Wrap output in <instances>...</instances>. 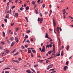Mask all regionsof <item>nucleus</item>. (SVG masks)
<instances>
[{"instance_id":"f257e3e1","label":"nucleus","mask_w":73,"mask_h":73,"mask_svg":"<svg viewBox=\"0 0 73 73\" xmlns=\"http://www.w3.org/2000/svg\"><path fill=\"white\" fill-rule=\"evenodd\" d=\"M52 20L54 27H56V19H55V18L53 17L52 18Z\"/></svg>"},{"instance_id":"f03ea898","label":"nucleus","mask_w":73,"mask_h":73,"mask_svg":"<svg viewBox=\"0 0 73 73\" xmlns=\"http://www.w3.org/2000/svg\"><path fill=\"white\" fill-rule=\"evenodd\" d=\"M45 47L44 46H43V48H42V50H41V52H45Z\"/></svg>"},{"instance_id":"7ed1b4c3","label":"nucleus","mask_w":73,"mask_h":73,"mask_svg":"<svg viewBox=\"0 0 73 73\" xmlns=\"http://www.w3.org/2000/svg\"><path fill=\"white\" fill-rule=\"evenodd\" d=\"M45 38H47L48 39H49V40H50L51 38H50L48 36V33H46V36H45Z\"/></svg>"},{"instance_id":"20e7f679","label":"nucleus","mask_w":73,"mask_h":73,"mask_svg":"<svg viewBox=\"0 0 73 73\" xmlns=\"http://www.w3.org/2000/svg\"><path fill=\"white\" fill-rule=\"evenodd\" d=\"M55 49H53L52 50V56H54V54H55Z\"/></svg>"},{"instance_id":"39448f33","label":"nucleus","mask_w":73,"mask_h":73,"mask_svg":"<svg viewBox=\"0 0 73 73\" xmlns=\"http://www.w3.org/2000/svg\"><path fill=\"white\" fill-rule=\"evenodd\" d=\"M14 15L15 17H17V16H19V14L17 13H16L15 15L14 14Z\"/></svg>"},{"instance_id":"423d86ee","label":"nucleus","mask_w":73,"mask_h":73,"mask_svg":"<svg viewBox=\"0 0 73 73\" xmlns=\"http://www.w3.org/2000/svg\"><path fill=\"white\" fill-rule=\"evenodd\" d=\"M62 12L63 13V15L65 14L66 13V11H65V9H64L62 10Z\"/></svg>"},{"instance_id":"0eeeda50","label":"nucleus","mask_w":73,"mask_h":73,"mask_svg":"<svg viewBox=\"0 0 73 73\" xmlns=\"http://www.w3.org/2000/svg\"><path fill=\"white\" fill-rule=\"evenodd\" d=\"M53 64H51L50 65H48V67H50V68H52L53 67Z\"/></svg>"},{"instance_id":"6e6552de","label":"nucleus","mask_w":73,"mask_h":73,"mask_svg":"<svg viewBox=\"0 0 73 73\" xmlns=\"http://www.w3.org/2000/svg\"><path fill=\"white\" fill-rule=\"evenodd\" d=\"M56 31L58 33H60V32H59V27H57V28Z\"/></svg>"},{"instance_id":"1a4fd4ad","label":"nucleus","mask_w":73,"mask_h":73,"mask_svg":"<svg viewBox=\"0 0 73 73\" xmlns=\"http://www.w3.org/2000/svg\"><path fill=\"white\" fill-rule=\"evenodd\" d=\"M9 14H7L6 15V17H5V18H7L8 19H9Z\"/></svg>"},{"instance_id":"9d476101","label":"nucleus","mask_w":73,"mask_h":73,"mask_svg":"<svg viewBox=\"0 0 73 73\" xmlns=\"http://www.w3.org/2000/svg\"><path fill=\"white\" fill-rule=\"evenodd\" d=\"M12 62H17V63H19V62L18 60H11Z\"/></svg>"},{"instance_id":"9b49d317","label":"nucleus","mask_w":73,"mask_h":73,"mask_svg":"<svg viewBox=\"0 0 73 73\" xmlns=\"http://www.w3.org/2000/svg\"><path fill=\"white\" fill-rule=\"evenodd\" d=\"M43 20V19L42 18H41L40 19V23H42Z\"/></svg>"},{"instance_id":"f8f14e48","label":"nucleus","mask_w":73,"mask_h":73,"mask_svg":"<svg viewBox=\"0 0 73 73\" xmlns=\"http://www.w3.org/2000/svg\"><path fill=\"white\" fill-rule=\"evenodd\" d=\"M14 44H15V42L14 41L13 42L11 43V46H13Z\"/></svg>"},{"instance_id":"ddd939ff","label":"nucleus","mask_w":73,"mask_h":73,"mask_svg":"<svg viewBox=\"0 0 73 73\" xmlns=\"http://www.w3.org/2000/svg\"><path fill=\"white\" fill-rule=\"evenodd\" d=\"M26 72L28 73H31V70H27L26 71Z\"/></svg>"},{"instance_id":"4468645a","label":"nucleus","mask_w":73,"mask_h":73,"mask_svg":"<svg viewBox=\"0 0 73 73\" xmlns=\"http://www.w3.org/2000/svg\"><path fill=\"white\" fill-rule=\"evenodd\" d=\"M50 13L49 14V17H50V15H51V14L52 13V10H50Z\"/></svg>"},{"instance_id":"2eb2a0df","label":"nucleus","mask_w":73,"mask_h":73,"mask_svg":"<svg viewBox=\"0 0 73 73\" xmlns=\"http://www.w3.org/2000/svg\"><path fill=\"white\" fill-rule=\"evenodd\" d=\"M4 54V52H2L0 54L1 56H3V55Z\"/></svg>"},{"instance_id":"dca6fc26","label":"nucleus","mask_w":73,"mask_h":73,"mask_svg":"<svg viewBox=\"0 0 73 73\" xmlns=\"http://www.w3.org/2000/svg\"><path fill=\"white\" fill-rule=\"evenodd\" d=\"M69 48H70V46L69 45H68L67 47L66 48V49L67 50H69Z\"/></svg>"},{"instance_id":"f3484780","label":"nucleus","mask_w":73,"mask_h":73,"mask_svg":"<svg viewBox=\"0 0 73 73\" xmlns=\"http://www.w3.org/2000/svg\"><path fill=\"white\" fill-rule=\"evenodd\" d=\"M3 33V37H5V32H3L2 33Z\"/></svg>"},{"instance_id":"a211bd4d","label":"nucleus","mask_w":73,"mask_h":73,"mask_svg":"<svg viewBox=\"0 0 73 73\" xmlns=\"http://www.w3.org/2000/svg\"><path fill=\"white\" fill-rule=\"evenodd\" d=\"M29 7H26V9L27 10V11H28V10L29 9Z\"/></svg>"},{"instance_id":"6ab92c4d","label":"nucleus","mask_w":73,"mask_h":73,"mask_svg":"<svg viewBox=\"0 0 73 73\" xmlns=\"http://www.w3.org/2000/svg\"><path fill=\"white\" fill-rule=\"evenodd\" d=\"M58 39L59 40V44H60V45L61 44V40H60V38H59V37L58 38Z\"/></svg>"},{"instance_id":"aec40b11","label":"nucleus","mask_w":73,"mask_h":73,"mask_svg":"<svg viewBox=\"0 0 73 73\" xmlns=\"http://www.w3.org/2000/svg\"><path fill=\"white\" fill-rule=\"evenodd\" d=\"M67 66H65L64 67V70H66V68H67Z\"/></svg>"},{"instance_id":"412c9836","label":"nucleus","mask_w":73,"mask_h":73,"mask_svg":"<svg viewBox=\"0 0 73 73\" xmlns=\"http://www.w3.org/2000/svg\"><path fill=\"white\" fill-rule=\"evenodd\" d=\"M28 53H31V50H28Z\"/></svg>"},{"instance_id":"4be33fe9","label":"nucleus","mask_w":73,"mask_h":73,"mask_svg":"<svg viewBox=\"0 0 73 73\" xmlns=\"http://www.w3.org/2000/svg\"><path fill=\"white\" fill-rule=\"evenodd\" d=\"M48 53L49 54H51V53H52V50H50L49 51H48Z\"/></svg>"},{"instance_id":"5701e85b","label":"nucleus","mask_w":73,"mask_h":73,"mask_svg":"<svg viewBox=\"0 0 73 73\" xmlns=\"http://www.w3.org/2000/svg\"><path fill=\"white\" fill-rule=\"evenodd\" d=\"M25 19H26L27 21V22H28V18L27 17H25Z\"/></svg>"},{"instance_id":"b1692460","label":"nucleus","mask_w":73,"mask_h":73,"mask_svg":"<svg viewBox=\"0 0 73 73\" xmlns=\"http://www.w3.org/2000/svg\"><path fill=\"white\" fill-rule=\"evenodd\" d=\"M28 38V35H26L25 36V38Z\"/></svg>"},{"instance_id":"393cba45","label":"nucleus","mask_w":73,"mask_h":73,"mask_svg":"<svg viewBox=\"0 0 73 73\" xmlns=\"http://www.w3.org/2000/svg\"><path fill=\"white\" fill-rule=\"evenodd\" d=\"M19 29V28H16V29H15V30L16 31V32H17V31Z\"/></svg>"},{"instance_id":"a878e982","label":"nucleus","mask_w":73,"mask_h":73,"mask_svg":"<svg viewBox=\"0 0 73 73\" xmlns=\"http://www.w3.org/2000/svg\"><path fill=\"white\" fill-rule=\"evenodd\" d=\"M15 51H16V49H15L13 52H10L11 54H12V53H13V52H15Z\"/></svg>"},{"instance_id":"bb28decb","label":"nucleus","mask_w":73,"mask_h":73,"mask_svg":"<svg viewBox=\"0 0 73 73\" xmlns=\"http://www.w3.org/2000/svg\"><path fill=\"white\" fill-rule=\"evenodd\" d=\"M53 57V56L52 55L50 57L47 58V60H49V59H51V58H52Z\"/></svg>"},{"instance_id":"cd10ccee","label":"nucleus","mask_w":73,"mask_h":73,"mask_svg":"<svg viewBox=\"0 0 73 73\" xmlns=\"http://www.w3.org/2000/svg\"><path fill=\"white\" fill-rule=\"evenodd\" d=\"M30 32H31V30H29L27 31V33H29Z\"/></svg>"},{"instance_id":"c85d7f7f","label":"nucleus","mask_w":73,"mask_h":73,"mask_svg":"<svg viewBox=\"0 0 73 73\" xmlns=\"http://www.w3.org/2000/svg\"><path fill=\"white\" fill-rule=\"evenodd\" d=\"M61 52H62L61 55L62 56L64 55V53H63V51H62Z\"/></svg>"},{"instance_id":"c756f323","label":"nucleus","mask_w":73,"mask_h":73,"mask_svg":"<svg viewBox=\"0 0 73 73\" xmlns=\"http://www.w3.org/2000/svg\"><path fill=\"white\" fill-rule=\"evenodd\" d=\"M45 4H42V7L43 8H45Z\"/></svg>"},{"instance_id":"7c9ffc66","label":"nucleus","mask_w":73,"mask_h":73,"mask_svg":"<svg viewBox=\"0 0 73 73\" xmlns=\"http://www.w3.org/2000/svg\"><path fill=\"white\" fill-rule=\"evenodd\" d=\"M32 3L33 4V5H35V1H32Z\"/></svg>"},{"instance_id":"2f4dec72","label":"nucleus","mask_w":73,"mask_h":73,"mask_svg":"<svg viewBox=\"0 0 73 73\" xmlns=\"http://www.w3.org/2000/svg\"><path fill=\"white\" fill-rule=\"evenodd\" d=\"M63 19H65V18L66 17V16L65 15L63 14Z\"/></svg>"},{"instance_id":"473e14b6","label":"nucleus","mask_w":73,"mask_h":73,"mask_svg":"<svg viewBox=\"0 0 73 73\" xmlns=\"http://www.w3.org/2000/svg\"><path fill=\"white\" fill-rule=\"evenodd\" d=\"M35 11L36 14H38V12H37V10L35 9Z\"/></svg>"},{"instance_id":"72a5a7b5","label":"nucleus","mask_w":73,"mask_h":73,"mask_svg":"<svg viewBox=\"0 0 73 73\" xmlns=\"http://www.w3.org/2000/svg\"><path fill=\"white\" fill-rule=\"evenodd\" d=\"M32 51L33 53H36V51L35 50H32Z\"/></svg>"},{"instance_id":"f704fd0d","label":"nucleus","mask_w":73,"mask_h":73,"mask_svg":"<svg viewBox=\"0 0 73 73\" xmlns=\"http://www.w3.org/2000/svg\"><path fill=\"white\" fill-rule=\"evenodd\" d=\"M21 11H23L24 10V8L23 7H21L20 8Z\"/></svg>"},{"instance_id":"c9c22d12","label":"nucleus","mask_w":73,"mask_h":73,"mask_svg":"<svg viewBox=\"0 0 73 73\" xmlns=\"http://www.w3.org/2000/svg\"><path fill=\"white\" fill-rule=\"evenodd\" d=\"M15 41L17 40H18V38L17 37H15Z\"/></svg>"},{"instance_id":"e433bc0d","label":"nucleus","mask_w":73,"mask_h":73,"mask_svg":"<svg viewBox=\"0 0 73 73\" xmlns=\"http://www.w3.org/2000/svg\"><path fill=\"white\" fill-rule=\"evenodd\" d=\"M4 21L5 23H7V19H5Z\"/></svg>"},{"instance_id":"4c0bfd02","label":"nucleus","mask_w":73,"mask_h":73,"mask_svg":"<svg viewBox=\"0 0 73 73\" xmlns=\"http://www.w3.org/2000/svg\"><path fill=\"white\" fill-rule=\"evenodd\" d=\"M13 40V37H11V38H10V40L11 41H12Z\"/></svg>"},{"instance_id":"58836bf2","label":"nucleus","mask_w":73,"mask_h":73,"mask_svg":"<svg viewBox=\"0 0 73 73\" xmlns=\"http://www.w3.org/2000/svg\"><path fill=\"white\" fill-rule=\"evenodd\" d=\"M19 54V52H17V53H16L15 54H14V56H16V55H17V54Z\"/></svg>"},{"instance_id":"ea45409f","label":"nucleus","mask_w":73,"mask_h":73,"mask_svg":"<svg viewBox=\"0 0 73 73\" xmlns=\"http://www.w3.org/2000/svg\"><path fill=\"white\" fill-rule=\"evenodd\" d=\"M31 69L32 70V71H33V72H34V73H36V72H35V70L33 69V68H31Z\"/></svg>"},{"instance_id":"a19ab883","label":"nucleus","mask_w":73,"mask_h":73,"mask_svg":"<svg viewBox=\"0 0 73 73\" xmlns=\"http://www.w3.org/2000/svg\"><path fill=\"white\" fill-rule=\"evenodd\" d=\"M39 62H42V61H44L43 60H39Z\"/></svg>"},{"instance_id":"79ce46f5","label":"nucleus","mask_w":73,"mask_h":73,"mask_svg":"<svg viewBox=\"0 0 73 73\" xmlns=\"http://www.w3.org/2000/svg\"><path fill=\"white\" fill-rule=\"evenodd\" d=\"M60 51H59V53L58 54V55H57V56H60Z\"/></svg>"},{"instance_id":"37998d69","label":"nucleus","mask_w":73,"mask_h":73,"mask_svg":"<svg viewBox=\"0 0 73 73\" xmlns=\"http://www.w3.org/2000/svg\"><path fill=\"white\" fill-rule=\"evenodd\" d=\"M68 63H69V61H67L66 63V65H68Z\"/></svg>"},{"instance_id":"c03bdc74","label":"nucleus","mask_w":73,"mask_h":73,"mask_svg":"<svg viewBox=\"0 0 73 73\" xmlns=\"http://www.w3.org/2000/svg\"><path fill=\"white\" fill-rule=\"evenodd\" d=\"M15 6H13V7H12L11 9H13V8H15Z\"/></svg>"},{"instance_id":"a18cd8bd","label":"nucleus","mask_w":73,"mask_h":73,"mask_svg":"<svg viewBox=\"0 0 73 73\" xmlns=\"http://www.w3.org/2000/svg\"><path fill=\"white\" fill-rule=\"evenodd\" d=\"M6 52L7 53H9V51L7 50L6 51Z\"/></svg>"},{"instance_id":"49530a36","label":"nucleus","mask_w":73,"mask_h":73,"mask_svg":"<svg viewBox=\"0 0 73 73\" xmlns=\"http://www.w3.org/2000/svg\"><path fill=\"white\" fill-rule=\"evenodd\" d=\"M69 18H70V19H73V18L71 16H69Z\"/></svg>"},{"instance_id":"de8ad7c7","label":"nucleus","mask_w":73,"mask_h":73,"mask_svg":"<svg viewBox=\"0 0 73 73\" xmlns=\"http://www.w3.org/2000/svg\"><path fill=\"white\" fill-rule=\"evenodd\" d=\"M49 46L50 48H51L52 46V45L50 44L49 45Z\"/></svg>"},{"instance_id":"09e8293b","label":"nucleus","mask_w":73,"mask_h":73,"mask_svg":"<svg viewBox=\"0 0 73 73\" xmlns=\"http://www.w3.org/2000/svg\"><path fill=\"white\" fill-rule=\"evenodd\" d=\"M18 60H20V61H21L22 60V59L21 58H19L18 59Z\"/></svg>"},{"instance_id":"8fccbe9b","label":"nucleus","mask_w":73,"mask_h":73,"mask_svg":"<svg viewBox=\"0 0 73 73\" xmlns=\"http://www.w3.org/2000/svg\"><path fill=\"white\" fill-rule=\"evenodd\" d=\"M37 66H38V65L36 64V65H35L34 67L35 68V67H37Z\"/></svg>"},{"instance_id":"3c124183","label":"nucleus","mask_w":73,"mask_h":73,"mask_svg":"<svg viewBox=\"0 0 73 73\" xmlns=\"http://www.w3.org/2000/svg\"><path fill=\"white\" fill-rule=\"evenodd\" d=\"M4 62V60H2L0 61V63H1V62Z\"/></svg>"},{"instance_id":"603ef678","label":"nucleus","mask_w":73,"mask_h":73,"mask_svg":"<svg viewBox=\"0 0 73 73\" xmlns=\"http://www.w3.org/2000/svg\"><path fill=\"white\" fill-rule=\"evenodd\" d=\"M5 73H9V71H5Z\"/></svg>"},{"instance_id":"864d4df0","label":"nucleus","mask_w":73,"mask_h":73,"mask_svg":"<svg viewBox=\"0 0 73 73\" xmlns=\"http://www.w3.org/2000/svg\"><path fill=\"white\" fill-rule=\"evenodd\" d=\"M53 49H54V44L53 45Z\"/></svg>"},{"instance_id":"5fc2aeb1","label":"nucleus","mask_w":73,"mask_h":73,"mask_svg":"<svg viewBox=\"0 0 73 73\" xmlns=\"http://www.w3.org/2000/svg\"><path fill=\"white\" fill-rule=\"evenodd\" d=\"M40 18H38V21H40Z\"/></svg>"},{"instance_id":"6e6d98bb","label":"nucleus","mask_w":73,"mask_h":73,"mask_svg":"<svg viewBox=\"0 0 73 73\" xmlns=\"http://www.w3.org/2000/svg\"><path fill=\"white\" fill-rule=\"evenodd\" d=\"M46 46L47 47V48H49V44H48Z\"/></svg>"},{"instance_id":"4d7b16f0","label":"nucleus","mask_w":73,"mask_h":73,"mask_svg":"<svg viewBox=\"0 0 73 73\" xmlns=\"http://www.w3.org/2000/svg\"><path fill=\"white\" fill-rule=\"evenodd\" d=\"M59 29L60 31H62V29H61V27L59 28Z\"/></svg>"},{"instance_id":"13d9d810","label":"nucleus","mask_w":73,"mask_h":73,"mask_svg":"<svg viewBox=\"0 0 73 73\" xmlns=\"http://www.w3.org/2000/svg\"><path fill=\"white\" fill-rule=\"evenodd\" d=\"M44 14H45V15H46V14H48V12H45L44 13Z\"/></svg>"},{"instance_id":"bf43d9fd","label":"nucleus","mask_w":73,"mask_h":73,"mask_svg":"<svg viewBox=\"0 0 73 73\" xmlns=\"http://www.w3.org/2000/svg\"><path fill=\"white\" fill-rule=\"evenodd\" d=\"M49 7L50 8H52V5H50Z\"/></svg>"},{"instance_id":"052dcab7","label":"nucleus","mask_w":73,"mask_h":73,"mask_svg":"<svg viewBox=\"0 0 73 73\" xmlns=\"http://www.w3.org/2000/svg\"><path fill=\"white\" fill-rule=\"evenodd\" d=\"M1 43L2 44H5V43H4V42H1Z\"/></svg>"},{"instance_id":"680f3d73","label":"nucleus","mask_w":73,"mask_h":73,"mask_svg":"<svg viewBox=\"0 0 73 73\" xmlns=\"http://www.w3.org/2000/svg\"><path fill=\"white\" fill-rule=\"evenodd\" d=\"M2 49H3V47H0V49L1 50Z\"/></svg>"},{"instance_id":"e2e57ef3","label":"nucleus","mask_w":73,"mask_h":73,"mask_svg":"<svg viewBox=\"0 0 73 73\" xmlns=\"http://www.w3.org/2000/svg\"><path fill=\"white\" fill-rule=\"evenodd\" d=\"M14 25V23H13L12 24H11V26H13V25Z\"/></svg>"},{"instance_id":"0e129e2a","label":"nucleus","mask_w":73,"mask_h":73,"mask_svg":"<svg viewBox=\"0 0 73 73\" xmlns=\"http://www.w3.org/2000/svg\"><path fill=\"white\" fill-rule=\"evenodd\" d=\"M7 50V48H5L4 50V51H6Z\"/></svg>"},{"instance_id":"69168bd1","label":"nucleus","mask_w":73,"mask_h":73,"mask_svg":"<svg viewBox=\"0 0 73 73\" xmlns=\"http://www.w3.org/2000/svg\"><path fill=\"white\" fill-rule=\"evenodd\" d=\"M34 8L35 9V8H36V5H35V6H34Z\"/></svg>"},{"instance_id":"338daca9","label":"nucleus","mask_w":73,"mask_h":73,"mask_svg":"<svg viewBox=\"0 0 73 73\" xmlns=\"http://www.w3.org/2000/svg\"><path fill=\"white\" fill-rule=\"evenodd\" d=\"M16 42H19V40H18V39L16 40Z\"/></svg>"},{"instance_id":"774afa93","label":"nucleus","mask_w":73,"mask_h":73,"mask_svg":"<svg viewBox=\"0 0 73 73\" xmlns=\"http://www.w3.org/2000/svg\"><path fill=\"white\" fill-rule=\"evenodd\" d=\"M4 24H3L1 25V26L2 27H4Z\"/></svg>"}]
</instances>
